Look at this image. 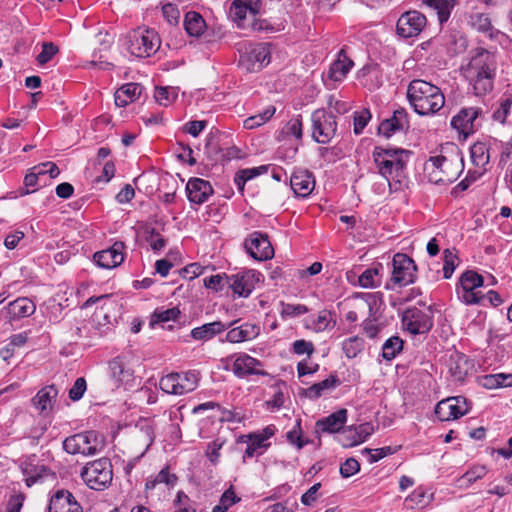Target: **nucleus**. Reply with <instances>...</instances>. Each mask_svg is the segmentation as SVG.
I'll return each instance as SVG.
<instances>
[{
    "mask_svg": "<svg viewBox=\"0 0 512 512\" xmlns=\"http://www.w3.org/2000/svg\"><path fill=\"white\" fill-rule=\"evenodd\" d=\"M290 186L297 197H308L315 188V178L307 169L298 168L290 177Z\"/></svg>",
    "mask_w": 512,
    "mask_h": 512,
    "instance_id": "nucleus-20",
    "label": "nucleus"
},
{
    "mask_svg": "<svg viewBox=\"0 0 512 512\" xmlns=\"http://www.w3.org/2000/svg\"><path fill=\"white\" fill-rule=\"evenodd\" d=\"M104 447L103 435L94 430L71 435L63 441V449L72 455L94 456L101 453Z\"/></svg>",
    "mask_w": 512,
    "mask_h": 512,
    "instance_id": "nucleus-5",
    "label": "nucleus"
},
{
    "mask_svg": "<svg viewBox=\"0 0 512 512\" xmlns=\"http://www.w3.org/2000/svg\"><path fill=\"white\" fill-rule=\"evenodd\" d=\"M471 160L476 167L484 168L490 159L489 149L483 142H477L470 148Z\"/></svg>",
    "mask_w": 512,
    "mask_h": 512,
    "instance_id": "nucleus-38",
    "label": "nucleus"
},
{
    "mask_svg": "<svg viewBox=\"0 0 512 512\" xmlns=\"http://www.w3.org/2000/svg\"><path fill=\"white\" fill-rule=\"evenodd\" d=\"M247 447L243 455V459L252 458L256 455H260L269 446L267 443H263V438H258L254 434L247 436Z\"/></svg>",
    "mask_w": 512,
    "mask_h": 512,
    "instance_id": "nucleus-42",
    "label": "nucleus"
},
{
    "mask_svg": "<svg viewBox=\"0 0 512 512\" xmlns=\"http://www.w3.org/2000/svg\"><path fill=\"white\" fill-rule=\"evenodd\" d=\"M262 364L259 360L247 354H241L236 357L233 362L232 370L238 377L247 375H264L265 373L259 369Z\"/></svg>",
    "mask_w": 512,
    "mask_h": 512,
    "instance_id": "nucleus-26",
    "label": "nucleus"
},
{
    "mask_svg": "<svg viewBox=\"0 0 512 512\" xmlns=\"http://www.w3.org/2000/svg\"><path fill=\"white\" fill-rule=\"evenodd\" d=\"M362 453L368 455V461L370 463H375V462L383 459L384 457L393 454L394 450L390 446L377 448V449L364 448L362 450Z\"/></svg>",
    "mask_w": 512,
    "mask_h": 512,
    "instance_id": "nucleus-52",
    "label": "nucleus"
},
{
    "mask_svg": "<svg viewBox=\"0 0 512 512\" xmlns=\"http://www.w3.org/2000/svg\"><path fill=\"white\" fill-rule=\"evenodd\" d=\"M188 199L195 204H202L212 195L211 184L200 178H192L186 185Z\"/></svg>",
    "mask_w": 512,
    "mask_h": 512,
    "instance_id": "nucleus-23",
    "label": "nucleus"
},
{
    "mask_svg": "<svg viewBox=\"0 0 512 512\" xmlns=\"http://www.w3.org/2000/svg\"><path fill=\"white\" fill-rule=\"evenodd\" d=\"M266 171V166L242 169L235 174L234 182L237 185L239 191L243 192L245 183L248 180L257 177L260 174L265 173Z\"/></svg>",
    "mask_w": 512,
    "mask_h": 512,
    "instance_id": "nucleus-40",
    "label": "nucleus"
},
{
    "mask_svg": "<svg viewBox=\"0 0 512 512\" xmlns=\"http://www.w3.org/2000/svg\"><path fill=\"white\" fill-rule=\"evenodd\" d=\"M347 420V410L340 409L331 415L316 422L317 431L336 433L344 426Z\"/></svg>",
    "mask_w": 512,
    "mask_h": 512,
    "instance_id": "nucleus-30",
    "label": "nucleus"
},
{
    "mask_svg": "<svg viewBox=\"0 0 512 512\" xmlns=\"http://www.w3.org/2000/svg\"><path fill=\"white\" fill-rule=\"evenodd\" d=\"M364 348V341L358 336L346 339L342 344V349L348 358L356 357Z\"/></svg>",
    "mask_w": 512,
    "mask_h": 512,
    "instance_id": "nucleus-46",
    "label": "nucleus"
},
{
    "mask_svg": "<svg viewBox=\"0 0 512 512\" xmlns=\"http://www.w3.org/2000/svg\"><path fill=\"white\" fill-rule=\"evenodd\" d=\"M312 138L320 144H328L336 135L335 116L324 109H317L311 114Z\"/></svg>",
    "mask_w": 512,
    "mask_h": 512,
    "instance_id": "nucleus-9",
    "label": "nucleus"
},
{
    "mask_svg": "<svg viewBox=\"0 0 512 512\" xmlns=\"http://www.w3.org/2000/svg\"><path fill=\"white\" fill-rule=\"evenodd\" d=\"M180 316V310L177 307L169 309L158 308L156 309L150 320V326L153 327L156 324H164L169 321H175Z\"/></svg>",
    "mask_w": 512,
    "mask_h": 512,
    "instance_id": "nucleus-39",
    "label": "nucleus"
},
{
    "mask_svg": "<svg viewBox=\"0 0 512 512\" xmlns=\"http://www.w3.org/2000/svg\"><path fill=\"white\" fill-rule=\"evenodd\" d=\"M311 322V327L315 331H323L329 325V313L327 311H322L315 318H312Z\"/></svg>",
    "mask_w": 512,
    "mask_h": 512,
    "instance_id": "nucleus-60",
    "label": "nucleus"
},
{
    "mask_svg": "<svg viewBox=\"0 0 512 512\" xmlns=\"http://www.w3.org/2000/svg\"><path fill=\"white\" fill-rule=\"evenodd\" d=\"M427 19L424 14L416 10L403 13L396 24V32L402 38L418 36L425 28Z\"/></svg>",
    "mask_w": 512,
    "mask_h": 512,
    "instance_id": "nucleus-13",
    "label": "nucleus"
},
{
    "mask_svg": "<svg viewBox=\"0 0 512 512\" xmlns=\"http://www.w3.org/2000/svg\"><path fill=\"white\" fill-rule=\"evenodd\" d=\"M258 11V0H248L246 2L236 0L233 2L230 8L231 17L238 22L243 21L246 18L248 12L254 17Z\"/></svg>",
    "mask_w": 512,
    "mask_h": 512,
    "instance_id": "nucleus-34",
    "label": "nucleus"
},
{
    "mask_svg": "<svg viewBox=\"0 0 512 512\" xmlns=\"http://www.w3.org/2000/svg\"><path fill=\"white\" fill-rule=\"evenodd\" d=\"M235 322H231L228 325L222 323L221 321H214L210 323L203 324L199 327H195L191 330V337L197 341H208L215 337L216 335L221 334L226 329L230 328Z\"/></svg>",
    "mask_w": 512,
    "mask_h": 512,
    "instance_id": "nucleus-28",
    "label": "nucleus"
},
{
    "mask_svg": "<svg viewBox=\"0 0 512 512\" xmlns=\"http://www.w3.org/2000/svg\"><path fill=\"white\" fill-rule=\"evenodd\" d=\"M49 512H82V507L68 490H58L50 499Z\"/></svg>",
    "mask_w": 512,
    "mask_h": 512,
    "instance_id": "nucleus-21",
    "label": "nucleus"
},
{
    "mask_svg": "<svg viewBox=\"0 0 512 512\" xmlns=\"http://www.w3.org/2000/svg\"><path fill=\"white\" fill-rule=\"evenodd\" d=\"M244 248L257 261L269 260L274 256V249L268 235L260 231H255L248 235L244 241Z\"/></svg>",
    "mask_w": 512,
    "mask_h": 512,
    "instance_id": "nucleus-12",
    "label": "nucleus"
},
{
    "mask_svg": "<svg viewBox=\"0 0 512 512\" xmlns=\"http://www.w3.org/2000/svg\"><path fill=\"white\" fill-rule=\"evenodd\" d=\"M403 349V341L398 336L387 339L382 346V356L386 360H392Z\"/></svg>",
    "mask_w": 512,
    "mask_h": 512,
    "instance_id": "nucleus-43",
    "label": "nucleus"
},
{
    "mask_svg": "<svg viewBox=\"0 0 512 512\" xmlns=\"http://www.w3.org/2000/svg\"><path fill=\"white\" fill-rule=\"evenodd\" d=\"M229 276H222L220 274L210 276L204 279V286L214 291H220L225 286H228Z\"/></svg>",
    "mask_w": 512,
    "mask_h": 512,
    "instance_id": "nucleus-53",
    "label": "nucleus"
},
{
    "mask_svg": "<svg viewBox=\"0 0 512 512\" xmlns=\"http://www.w3.org/2000/svg\"><path fill=\"white\" fill-rule=\"evenodd\" d=\"M339 380L336 376L331 375L327 379L320 381L308 387L304 391V395L310 399L319 398L325 391L333 389L337 386Z\"/></svg>",
    "mask_w": 512,
    "mask_h": 512,
    "instance_id": "nucleus-37",
    "label": "nucleus"
},
{
    "mask_svg": "<svg viewBox=\"0 0 512 512\" xmlns=\"http://www.w3.org/2000/svg\"><path fill=\"white\" fill-rule=\"evenodd\" d=\"M86 388V380L83 377L77 378L73 386L69 390V398L72 401L80 400L83 397Z\"/></svg>",
    "mask_w": 512,
    "mask_h": 512,
    "instance_id": "nucleus-56",
    "label": "nucleus"
},
{
    "mask_svg": "<svg viewBox=\"0 0 512 512\" xmlns=\"http://www.w3.org/2000/svg\"><path fill=\"white\" fill-rule=\"evenodd\" d=\"M177 477L171 474L168 468L162 469L154 479L146 482V489H154L157 484L164 483L167 486H173L176 483Z\"/></svg>",
    "mask_w": 512,
    "mask_h": 512,
    "instance_id": "nucleus-47",
    "label": "nucleus"
},
{
    "mask_svg": "<svg viewBox=\"0 0 512 512\" xmlns=\"http://www.w3.org/2000/svg\"><path fill=\"white\" fill-rule=\"evenodd\" d=\"M407 98L419 115H433L445 104V97L440 88L421 79L410 82Z\"/></svg>",
    "mask_w": 512,
    "mask_h": 512,
    "instance_id": "nucleus-3",
    "label": "nucleus"
},
{
    "mask_svg": "<svg viewBox=\"0 0 512 512\" xmlns=\"http://www.w3.org/2000/svg\"><path fill=\"white\" fill-rule=\"evenodd\" d=\"M275 107L269 106L262 113L251 116L244 120V127L246 129H255L272 118L275 114Z\"/></svg>",
    "mask_w": 512,
    "mask_h": 512,
    "instance_id": "nucleus-44",
    "label": "nucleus"
},
{
    "mask_svg": "<svg viewBox=\"0 0 512 512\" xmlns=\"http://www.w3.org/2000/svg\"><path fill=\"white\" fill-rule=\"evenodd\" d=\"M360 470V464L355 458H348L340 466V474L343 478H349Z\"/></svg>",
    "mask_w": 512,
    "mask_h": 512,
    "instance_id": "nucleus-55",
    "label": "nucleus"
},
{
    "mask_svg": "<svg viewBox=\"0 0 512 512\" xmlns=\"http://www.w3.org/2000/svg\"><path fill=\"white\" fill-rule=\"evenodd\" d=\"M206 27L203 17L195 12H187L184 19V28L186 32L193 37H199Z\"/></svg>",
    "mask_w": 512,
    "mask_h": 512,
    "instance_id": "nucleus-36",
    "label": "nucleus"
},
{
    "mask_svg": "<svg viewBox=\"0 0 512 512\" xmlns=\"http://www.w3.org/2000/svg\"><path fill=\"white\" fill-rule=\"evenodd\" d=\"M408 119L405 109L399 108L393 112L392 117L383 120L379 127V134L386 138L391 137L395 132L408 128Z\"/></svg>",
    "mask_w": 512,
    "mask_h": 512,
    "instance_id": "nucleus-22",
    "label": "nucleus"
},
{
    "mask_svg": "<svg viewBox=\"0 0 512 512\" xmlns=\"http://www.w3.org/2000/svg\"><path fill=\"white\" fill-rule=\"evenodd\" d=\"M108 373L115 387L131 381L133 377L132 369L127 366L125 359L121 356L114 357L108 362Z\"/></svg>",
    "mask_w": 512,
    "mask_h": 512,
    "instance_id": "nucleus-24",
    "label": "nucleus"
},
{
    "mask_svg": "<svg viewBox=\"0 0 512 512\" xmlns=\"http://www.w3.org/2000/svg\"><path fill=\"white\" fill-rule=\"evenodd\" d=\"M358 281L363 288H375L380 286L381 278L379 276V269L377 267L366 269L359 276Z\"/></svg>",
    "mask_w": 512,
    "mask_h": 512,
    "instance_id": "nucleus-45",
    "label": "nucleus"
},
{
    "mask_svg": "<svg viewBox=\"0 0 512 512\" xmlns=\"http://www.w3.org/2000/svg\"><path fill=\"white\" fill-rule=\"evenodd\" d=\"M176 502L179 503V507L175 510V512H197L196 509L190 504L188 496L181 491L177 494Z\"/></svg>",
    "mask_w": 512,
    "mask_h": 512,
    "instance_id": "nucleus-64",
    "label": "nucleus"
},
{
    "mask_svg": "<svg viewBox=\"0 0 512 512\" xmlns=\"http://www.w3.org/2000/svg\"><path fill=\"white\" fill-rule=\"evenodd\" d=\"M402 324L411 334H423L432 327L431 317L417 307L406 309L402 314Z\"/></svg>",
    "mask_w": 512,
    "mask_h": 512,
    "instance_id": "nucleus-16",
    "label": "nucleus"
},
{
    "mask_svg": "<svg viewBox=\"0 0 512 512\" xmlns=\"http://www.w3.org/2000/svg\"><path fill=\"white\" fill-rule=\"evenodd\" d=\"M80 476L90 489L101 491L108 488L113 479L110 459L103 457L86 463Z\"/></svg>",
    "mask_w": 512,
    "mask_h": 512,
    "instance_id": "nucleus-7",
    "label": "nucleus"
},
{
    "mask_svg": "<svg viewBox=\"0 0 512 512\" xmlns=\"http://www.w3.org/2000/svg\"><path fill=\"white\" fill-rule=\"evenodd\" d=\"M58 52V47L54 45L52 42H44L42 45V51L37 56V62L40 65L46 64L49 62L53 56Z\"/></svg>",
    "mask_w": 512,
    "mask_h": 512,
    "instance_id": "nucleus-54",
    "label": "nucleus"
},
{
    "mask_svg": "<svg viewBox=\"0 0 512 512\" xmlns=\"http://www.w3.org/2000/svg\"><path fill=\"white\" fill-rule=\"evenodd\" d=\"M223 443V441L216 439L213 442L209 443L207 446L206 456L208 457L209 461L214 465L218 462V458L220 456L219 451L222 448Z\"/></svg>",
    "mask_w": 512,
    "mask_h": 512,
    "instance_id": "nucleus-58",
    "label": "nucleus"
},
{
    "mask_svg": "<svg viewBox=\"0 0 512 512\" xmlns=\"http://www.w3.org/2000/svg\"><path fill=\"white\" fill-rule=\"evenodd\" d=\"M271 60L270 44L259 43L250 47L249 51L242 54L239 64L248 72L261 70Z\"/></svg>",
    "mask_w": 512,
    "mask_h": 512,
    "instance_id": "nucleus-11",
    "label": "nucleus"
},
{
    "mask_svg": "<svg viewBox=\"0 0 512 512\" xmlns=\"http://www.w3.org/2000/svg\"><path fill=\"white\" fill-rule=\"evenodd\" d=\"M260 334V327L253 323H242L237 327L228 330L226 341L230 343H241L250 341Z\"/></svg>",
    "mask_w": 512,
    "mask_h": 512,
    "instance_id": "nucleus-27",
    "label": "nucleus"
},
{
    "mask_svg": "<svg viewBox=\"0 0 512 512\" xmlns=\"http://www.w3.org/2000/svg\"><path fill=\"white\" fill-rule=\"evenodd\" d=\"M469 411L466 398L462 396L444 399L435 407V414L441 421L458 419Z\"/></svg>",
    "mask_w": 512,
    "mask_h": 512,
    "instance_id": "nucleus-15",
    "label": "nucleus"
},
{
    "mask_svg": "<svg viewBox=\"0 0 512 512\" xmlns=\"http://www.w3.org/2000/svg\"><path fill=\"white\" fill-rule=\"evenodd\" d=\"M292 351L297 355L307 354L310 356L314 352V345L312 342L304 339L296 340L292 344Z\"/></svg>",
    "mask_w": 512,
    "mask_h": 512,
    "instance_id": "nucleus-57",
    "label": "nucleus"
},
{
    "mask_svg": "<svg viewBox=\"0 0 512 512\" xmlns=\"http://www.w3.org/2000/svg\"><path fill=\"white\" fill-rule=\"evenodd\" d=\"M455 269V256L451 251L446 249L444 251V266H443V275L445 279H449Z\"/></svg>",
    "mask_w": 512,
    "mask_h": 512,
    "instance_id": "nucleus-59",
    "label": "nucleus"
},
{
    "mask_svg": "<svg viewBox=\"0 0 512 512\" xmlns=\"http://www.w3.org/2000/svg\"><path fill=\"white\" fill-rule=\"evenodd\" d=\"M286 436L287 440L291 444L296 445L298 449L303 448L308 443L307 441H304L301 437L299 421L297 422L296 427L293 430L287 432Z\"/></svg>",
    "mask_w": 512,
    "mask_h": 512,
    "instance_id": "nucleus-61",
    "label": "nucleus"
},
{
    "mask_svg": "<svg viewBox=\"0 0 512 512\" xmlns=\"http://www.w3.org/2000/svg\"><path fill=\"white\" fill-rule=\"evenodd\" d=\"M58 396V389L55 385H48L43 387L32 398V405L42 414L50 412L56 402Z\"/></svg>",
    "mask_w": 512,
    "mask_h": 512,
    "instance_id": "nucleus-25",
    "label": "nucleus"
},
{
    "mask_svg": "<svg viewBox=\"0 0 512 512\" xmlns=\"http://www.w3.org/2000/svg\"><path fill=\"white\" fill-rule=\"evenodd\" d=\"M392 267L390 283L386 284L387 289H393L391 284L402 287L414 282L417 267L414 261L406 254H395L392 260Z\"/></svg>",
    "mask_w": 512,
    "mask_h": 512,
    "instance_id": "nucleus-10",
    "label": "nucleus"
},
{
    "mask_svg": "<svg viewBox=\"0 0 512 512\" xmlns=\"http://www.w3.org/2000/svg\"><path fill=\"white\" fill-rule=\"evenodd\" d=\"M463 169L464 162L459 153L431 157L425 165L429 182L437 185H447L456 181Z\"/></svg>",
    "mask_w": 512,
    "mask_h": 512,
    "instance_id": "nucleus-4",
    "label": "nucleus"
},
{
    "mask_svg": "<svg viewBox=\"0 0 512 512\" xmlns=\"http://www.w3.org/2000/svg\"><path fill=\"white\" fill-rule=\"evenodd\" d=\"M463 75L477 96L486 95L493 90L497 71L495 53L484 48L472 51L468 64L462 68Z\"/></svg>",
    "mask_w": 512,
    "mask_h": 512,
    "instance_id": "nucleus-2",
    "label": "nucleus"
},
{
    "mask_svg": "<svg viewBox=\"0 0 512 512\" xmlns=\"http://www.w3.org/2000/svg\"><path fill=\"white\" fill-rule=\"evenodd\" d=\"M241 501V497L237 496L233 486L231 485L220 497L219 503L214 506L212 512H227L229 508Z\"/></svg>",
    "mask_w": 512,
    "mask_h": 512,
    "instance_id": "nucleus-41",
    "label": "nucleus"
},
{
    "mask_svg": "<svg viewBox=\"0 0 512 512\" xmlns=\"http://www.w3.org/2000/svg\"><path fill=\"white\" fill-rule=\"evenodd\" d=\"M124 248V243L117 241L110 248L96 252L93 260L100 268H115L124 261Z\"/></svg>",
    "mask_w": 512,
    "mask_h": 512,
    "instance_id": "nucleus-18",
    "label": "nucleus"
},
{
    "mask_svg": "<svg viewBox=\"0 0 512 512\" xmlns=\"http://www.w3.org/2000/svg\"><path fill=\"white\" fill-rule=\"evenodd\" d=\"M155 100L162 106H168L177 98V91L173 87H159L154 93Z\"/></svg>",
    "mask_w": 512,
    "mask_h": 512,
    "instance_id": "nucleus-48",
    "label": "nucleus"
},
{
    "mask_svg": "<svg viewBox=\"0 0 512 512\" xmlns=\"http://www.w3.org/2000/svg\"><path fill=\"white\" fill-rule=\"evenodd\" d=\"M422 3L436 11L440 23H443L449 19L457 0H422Z\"/></svg>",
    "mask_w": 512,
    "mask_h": 512,
    "instance_id": "nucleus-35",
    "label": "nucleus"
},
{
    "mask_svg": "<svg viewBox=\"0 0 512 512\" xmlns=\"http://www.w3.org/2000/svg\"><path fill=\"white\" fill-rule=\"evenodd\" d=\"M142 86L137 83H127L120 87L114 95L115 104L118 107H125L134 102L141 94Z\"/></svg>",
    "mask_w": 512,
    "mask_h": 512,
    "instance_id": "nucleus-32",
    "label": "nucleus"
},
{
    "mask_svg": "<svg viewBox=\"0 0 512 512\" xmlns=\"http://www.w3.org/2000/svg\"><path fill=\"white\" fill-rule=\"evenodd\" d=\"M361 297L369 309L370 316L376 318V314L383 304L382 295L380 293H363Z\"/></svg>",
    "mask_w": 512,
    "mask_h": 512,
    "instance_id": "nucleus-49",
    "label": "nucleus"
},
{
    "mask_svg": "<svg viewBox=\"0 0 512 512\" xmlns=\"http://www.w3.org/2000/svg\"><path fill=\"white\" fill-rule=\"evenodd\" d=\"M353 65V61L346 55L345 51L341 49L337 59L329 68L328 76L335 82H341L346 78Z\"/></svg>",
    "mask_w": 512,
    "mask_h": 512,
    "instance_id": "nucleus-29",
    "label": "nucleus"
},
{
    "mask_svg": "<svg viewBox=\"0 0 512 512\" xmlns=\"http://www.w3.org/2000/svg\"><path fill=\"white\" fill-rule=\"evenodd\" d=\"M162 12H163L164 17L167 19V21L170 24H175L178 22V19L180 17V12L175 5H173L171 3L165 4L162 7Z\"/></svg>",
    "mask_w": 512,
    "mask_h": 512,
    "instance_id": "nucleus-63",
    "label": "nucleus"
},
{
    "mask_svg": "<svg viewBox=\"0 0 512 512\" xmlns=\"http://www.w3.org/2000/svg\"><path fill=\"white\" fill-rule=\"evenodd\" d=\"M371 119V113L368 109L354 113V133L359 135L363 132L364 128Z\"/></svg>",
    "mask_w": 512,
    "mask_h": 512,
    "instance_id": "nucleus-51",
    "label": "nucleus"
},
{
    "mask_svg": "<svg viewBox=\"0 0 512 512\" xmlns=\"http://www.w3.org/2000/svg\"><path fill=\"white\" fill-rule=\"evenodd\" d=\"M373 432V427L369 423L361 424L355 428L347 429L348 434H355L357 440H354L351 444H360L366 440Z\"/></svg>",
    "mask_w": 512,
    "mask_h": 512,
    "instance_id": "nucleus-50",
    "label": "nucleus"
},
{
    "mask_svg": "<svg viewBox=\"0 0 512 512\" xmlns=\"http://www.w3.org/2000/svg\"><path fill=\"white\" fill-rule=\"evenodd\" d=\"M259 281V273L254 270L229 276L228 287L241 297H248Z\"/></svg>",
    "mask_w": 512,
    "mask_h": 512,
    "instance_id": "nucleus-19",
    "label": "nucleus"
},
{
    "mask_svg": "<svg viewBox=\"0 0 512 512\" xmlns=\"http://www.w3.org/2000/svg\"><path fill=\"white\" fill-rule=\"evenodd\" d=\"M487 470L484 466H475L468 470L463 476L462 479L468 483H473L478 479H481L485 476Z\"/></svg>",
    "mask_w": 512,
    "mask_h": 512,
    "instance_id": "nucleus-62",
    "label": "nucleus"
},
{
    "mask_svg": "<svg viewBox=\"0 0 512 512\" xmlns=\"http://www.w3.org/2000/svg\"><path fill=\"white\" fill-rule=\"evenodd\" d=\"M469 23L477 31L487 34L490 39H497L501 34L499 30L493 28L487 14L479 12L472 13L469 17Z\"/></svg>",
    "mask_w": 512,
    "mask_h": 512,
    "instance_id": "nucleus-33",
    "label": "nucleus"
},
{
    "mask_svg": "<svg viewBox=\"0 0 512 512\" xmlns=\"http://www.w3.org/2000/svg\"><path fill=\"white\" fill-rule=\"evenodd\" d=\"M198 373L188 371L183 373H170L159 381L160 389L172 395H184L198 387Z\"/></svg>",
    "mask_w": 512,
    "mask_h": 512,
    "instance_id": "nucleus-8",
    "label": "nucleus"
},
{
    "mask_svg": "<svg viewBox=\"0 0 512 512\" xmlns=\"http://www.w3.org/2000/svg\"><path fill=\"white\" fill-rule=\"evenodd\" d=\"M411 151L402 148L375 147L372 153L378 173L385 179L389 192H397L407 184V163Z\"/></svg>",
    "mask_w": 512,
    "mask_h": 512,
    "instance_id": "nucleus-1",
    "label": "nucleus"
},
{
    "mask_svg": "<svg viewBox=\"0 0 512 512\" xmlns=\"http://www.w3.org/2000/svg\"><path fill=\"white\" fill-rule=\"evenodd\" d=\"M36 306L30 299L20 297L10 302L5 308L10 319L28 317L35 312Z\"/></svg>",
    "mask_w": 512,
    "mask_h": 512,
    "instance_id": "nucleus-31",
    "label": "nucleus"
},
{
    "mask_svg": "<svg viewBox=\"0 0 512 512\" xmlns=\"http://www.w3.org/2000/svg\"><path fill=\"white\" fill-rule=\"evenodd\" d=\"M483 285V277L475 271H466L460 277L461 292L458 291L459 298L466 304H479L482 302V296L479 291H475Z\"/></svg>",
    "mask_w": 512,
    "mask_h": 512,
    "instance_id": "nucleus-14",
    "label": "nucleus"
},
{
    "mask_svg": "<svg viewBox=\"0 0 512 512\" xmlns=\"http://www.w3.org/2000/svg\"><path fill=\"white\" fill-rule=\"evenodd\" d=\"M482 114L479 107L461 109L451 120V126L466 138L479 126L477 119Z\"/></svg>",
    "mask_w": 512,
    "mask_h": 512,
    "instance_id": "nucleus-17",
    "label": "nucleus"
},
{
    "mask_svg": "<svg viewBox=\"0 0 512 512\" xmlns=\"http://www.w3.org/2000/svg\"><path fill=\"white\" fill-rule=\"evenodd\" d=\"M161 39L154 29L137 28L127 36V49L139 58L150 57L160 48Z\"/></svg>",
    "mask_w": 512,
    "mask_h": 512,
    "instance_id": "nucleus-6",
    "label": "nucleus"
}]
</instances>
